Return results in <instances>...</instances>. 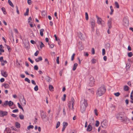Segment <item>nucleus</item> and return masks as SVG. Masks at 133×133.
<instances>
[{
	"label": "nucleus",
	"mask_w": 133,
	"mask_h": 133,
	"mask_svg": "<svg viewBox=\"0 0 133 133\" xmlns=\"http://www.w3.org/2000/svg\"><path fill=\"white\" fill-rule=\"evenodd\" d=\"M3 57H0V61L1 62H3Z\"/></svg>",
	"instance_id": "338daca9"
},
{
	"label": "nucleus",
	"mask_w": 133,
	"mask_h": 133,
	"mask_svg": "<svg viewBox=\"0 0 133 133\" xmlns=\"http://www.w3.org/2000/svg\"><path fill=\"white\" fill-rule=\"evenodd\" d=\"M133 55V54L131 52H130L129 53H128V57H131Z\"/></svg>",
	"instance_id": "72a5a7b5"
},
{
	"label": "nucleus",
	"mask_w": 133,
	"mask_h": 133,
	"mask_svg": "<svg viewBox=\"0 0 133 133\" xmlns=\"http://www.w3.org/2000/svg\"><path fill=\"white\" fill-rule=\"evenodd\" d=\"M105 53V50L104 49H103L102 50V55H104Z\"/></svg>",
	"instance_id": "ea45409f"
},
{
	"label": "nucleus",
	"mask_w": 133,
	"mask_h": 133,
	"mask_svg": "<svg viewBox=\"0 0 133 133\" xmlns=\"http://www.w3.org/2000/svg\"><path fill=\"white\" fill-rule=\"evenodd\" d=\"M22 105H25L26 104V102L25 99L24 98V97H23V98L21 99L20 101Z\"/></svg>",
	"instance_id": "dca6fc26"
},
{
	"label": "nucleus",
	"mask_w": 133,
	"mask_h": 133,
	"mask_svg": "<svg viewBox=\"0 0 133 133\" xmlns=\"http://www.w3.org/2000/svg\"><path fill=\"white\" fill-rule=\"evenodd\" d=\"M13 104V102L11 101H9V102H8V105L10 106H12Z\"/></svg>",
	"instance_id": "2f4dec72"
},
{
	"label": "nucleus",
	"mask_w": 133,
	"mask_h": 133,
	"mask_svg": "<svg viewBox=\"0 0 133 133\" xmlns=\"http://www.w3.org/2000/svg\"><path fill=\"white\" fill-rule=\"evenodd\" d=\"M96 60L94 59L93 58L91 60L92 63L94 64L96 63Z\"/></svg>",
	"instance_id": "4c0bfd02"
},
{
	"label": "nucleus",
	"mask_w": 133,
	"mask_h": 133,
	"mask_svg": "<svg viewBox=\"0 0 133 133\" xmlns=\"http://www.w3.org/2000/svg\"><path fill=\"white\" fill-rule=\"evenodd\" d=\"M4 86L6 89H8L9 88V85L7 83L4 84Z\"/></svg>",
	"instance_id": "bb28decb"
},
{
	"label": "nucleus",
	"mask_w": 133,
	"mask_h": 133,
	"mask_svg": "<svg viewBox=\"0 0 133 133\" xmlns=\"http://www.w3.org/2000/svg\"><path fill=\"white\" fill-rule=\"evenodd\" d=\"M78 65V64L77 63L74 64L73 68V71H75L76 70Z\"/></svg>",
	"instance_id": "4be33fe9"
},
{
	"label": "nucleus",
	"mask_w": 133,
	"mask_h": 133,
	"mask_svg": "<svg viewBox=\"0 0 133 133\" xmlns=\"http://www.w3.org/2000/svg\"><path fill=\"white\" fill-rule=\"evenodd\" d=\"M31 82L33 84H34V85H36V83L35 82V81L34 80H32L31 81Z\"/></svg>",
	"instance_id": "0e129e2a"
},
{
	"label": "nucleus",
	"mask_w": 133,
	"mask_h": 133,
	"mask_svg": "<svg viewBox=\"0 0 133 133\" xmlns=\"http://www.w3.org/2000/svg\"><path fill=\"white\" fill-rule=\"evenodd\" d=\"M95 53V50L94 48H92L91 50V54H92L94 55Z\"/></svg>",
	"instance_id": "c03bdc74"
},
{
	"label": "nucleus",
	"mask_w": 133,
	"mask_h": 133,
	"mask_svg": "<svg viewBox=\"0 0 133 133\" xmlns=\"http://www.w3.org/2000/svg\"><path fill=\"white\" fill-rule=\"evenodd\" d=\"M6 46L7 49H8L9 51H10L11 49H10V46H9L7 45H6Z\"/></svg>",
	"instance_id": "4d7b16f0"
},
{
	"label": "nucleus",
	"mask_w": 133,
	"mask_h": 133,
	"mask_svg": "<svg viewBox=\"0 0 133 133\" xmlns=\"http://www.w3.org/2000/svg\"><path fill=\"white\" fill-rule=\"evenodd\" d=\"M51 78L49 76H47L46 78V81L49 82H50L51 81Z\"/></svg>",
	"instance_id": "473e14b6"
},
{
	"label": "nucleus",
	"mask_w": 133,
	"mask_h": 133,
	"mask_svg": "<svg viewBox=\"0 0 133 133\" xmlns=\"http://www.w3.org/2000/svg\"><path fill=\"white\" fill-rule=\"evenodd\" d=\"M41 44H40V47L41 48H42L43 47H44V44L42 42H41Z\"/></svg>",
	"instance_id": "37998d69"
},
{
	"label": "nucleus",
	"mask_w": 133,
	"mask_h": 133,
	"mask_svg": "<svg viewBox=\"0 0 133 133\" xmlns=\"http://www.w3.org/2000/svg\"><path fill=\"white\" fill-rule=\"evenodd\" d=\"M2 11H3V14H4V15H6V10H5V8L4 7H3L2 8Z\"/></svg>",
	"instance_id": "5701e85b"
},
{
	"label": "nucleus",
	"mask_w": 133,
	"mask_h": 133,
	"mask_svg": "<svg viewBox=\"0 0 133 133\" xmlns=\"http://www.w3.org/2000/svg\"><path fill=\"white\" fill-rule=\"evenodd\" d=\"M75 55V54L74 53L72 55L71 57V60L73 61L74 59V57Z\"/></svg>",
	"instance_id": "49530a36"
},
{
	"label": "nucleus",
	"mask_w": 133,
	"mask_h": 133,
	"mask_svg": "<svg viewBox=\"0 0 133 133\" xmlns=\"http://www.w3.org/2000/svg\"><path fill=\"white\" fill-rule=\"evenodd\" d=\"M44 30L43 29H42L40 30V34L41 36H43V32L44 31Z\"/></svg>",
	"instance_id": "b1692460"
},
{
	"label": "nucleus",
	"mask_w": 133,
	"mask_h": 133,
	"mask_svg": "<svg viewBox=\"0 0 133 133\" xmlns=\"http://www.w3.org/2000/svg\"><path fill=\"white\" fill-rule=\"evenodd\" d=\"M28 3L29 5H31V4L32 2L31 0H28Z\"/></svg>",
	"instance_id": "3c124183"
},
{
	"label": "nucleus",
	"mask_w": 133,
	"mask_h": 133,
	"mask_svg": "<svg viewBox=\"0 0 133 133\" xmlns=\"http://www.w3.org/2000/svg\"><path fill=\"white\" fill-rule=\"evenodd\" d=\"M42 58L41 56L39 57L38 58L35 59V61L36 62H38L40 61H42Z\"/></svg>",
	"instance_id": "6ab92c4d"
},
{
	"label": "nucleus",
	"mask_w": 133,
	"mask_h": 133,
	"mask_svg": "<svg viewBox=\"0 0 133 133\" xmlns=\"http://www.w3.org/2000/svg\"><path fill=\"white\" fill-rule=\"evenodd\" d=\"M101 124L102 127L104 128H106L108 125V121L107 120H103L101 123Z\"/></svg>",
	"instance_id": "20e7f679"
},
{
	"label": "nucleus",
	"mask_w": 133,
	"mask_h": 133,
	"mask_svg": "<svg viewBox=\"0 0 133 133\" xmlns=\"http://www.w3.org/2000/svg\"><path fill=\"white\" fill-rule=\"evenodd\" d=\"M19 117L20 119H23L24 118V116L23 115H20Z\"/></svg>",
	"instance_id": "a18cd8bd"
},
{
	"label": "nucleus",
	"mask_w": 133,
	"mask_h": 133,
	"mask_svg": "<svg viewBox=\"0 0 133 133\" xmlns=\"http://www.w3.org/2000/svg\"><path fill=\"white\" fill-rule=\"evenodd\" d=\"M124 114L123 112H121L119 113L116 115V117L118 119L121 120V121L123 119V117L121 115H123Z\"/></svg>",
	"instance_id": "1a4fd4ad"
},
{
	"label": "nucleus",
	"mask_w": 133,
	"mask_h": 133,
	"mask_svg": "<svg viewBox=\"0 0 133 133\" xmlns=\"http://www.w3.org/2000/svg\"><path fill=\"white\" fill-rule=\"evenodd\" d=\"M25 81L28 82L29 83H30V80L27 78H25Z\"/></svg>",
	"instance_id": "c9c22d12"
},
{
	"label": "nucleus",
	"mask_w": 133,
	"mask_h": 133,
	"mask_svg": "<svg viewBox=\"0 0 133 133\" xmlns=\"http://www.w3.org/2000/svg\"><path fill=\"white\" fill-rule=\"evenodd\" d=\"M4 81V79L3 78H2L0 79V81L1 82H3Z\"/></svg>",
	"instance_id": "69168bd1"
},
{
	"label": "nucleus",
	"mask_w": 133,
	"mask_h": 133,
	"mask_svg": "<svg viewBox=\"0 0 133 133\" xmlns=\"http://www.w3.org/2000/svg\"><path fill=\"white\" fill-rule=\"evenodd\" d=\"M95 83V79L92 77H91L89 79V84L91 86L94 85Z\"/></svg>",
	"instance_id": "0eeeda50"
},
{
	"label": "nucleus",
	"mask_w": 133,
	"mask_h": 133,
	"mask_svg": "<svg viewBox=\"0 0 133 133\" xmlns=\"http://www.w3.org/2000/svg\"><path fill=\"white\" fill-rule=\"evenodd\" d=\"M78 36L82 40L84 39V37L83 35L81 32L79 33L78 34Z\"/></svg>",
	"instance_id": "f3484780"
},
{
	"label": "nucleus",
	"mask_w": 133,
	"mask_h": 133,
	"mask_svg": "<svg viewBox=\"0 0 133 133\" xmlns=\"http://www.w3.org/2000/svg\"><path fill=\"white\" fill-rule=\"evenodd\" d=\"M24 45L25 47V48L27 49H28L29 48V43L27 42L25 43Z\"/></svg>",
	"instance_id": "aec40b11"
},
{
	"label": "nucleus",
	"mask_w": 133,
	"mask_h": 133,
	"mask_svg": "<svg viewBox=\"0 0 133 133\" xmlns=\"http://www.w3.org/2000/svg\"><path fill=\"white\" fill-rule=\"evenodd\" d=\"M111 9V12H110V14L111 15L113 13V12L114 10L113 8L111 9Z\"/></svg>",
	"instance_id": "774afa93"
},
{
	"label": "nucleus",
	"mask_w": 133,
	"mask_h": 133,
	"mask_svg": "<svg viewBox=\"0 0 133 133\" xmlns=\"http://www.w3.org/2000/svg\"><path fill=\"white\" fill-rule=\"evenodd\" d=\"M85 18L87 20H88V13L87 12L85 13Z\"/></svg>",
	"instance_id": "f704fd0d"
},
{
	"label": "nucleus",
	"mask_w": 133,
	"mask_h": 133,
	"mask_svg": "<svg viewBox=\"0 0 133 133\" xmlns=\"http://www.w3.org/2000/svg\"><path fill=\"white\" fill-rule=\"evenodd\" d=\"M74 98H71V101H69L68 105L70 110V109L73 110L74 109Z\"/></svg>",
	"instance_id": "7ed1b4c3"
},
{
	"label": "nucleus",
	"mask_w": 133,
	"mask_h": 133,
	"mask_svg": "<svg viewBox=\"0 0 133 133\" xmlns=\"http://www.w3.org/2000/svg\"><path fill=\"white\" fill-rule=\"evenodd\" d=\"M60 125V122H58L57 123L56 128H57Z\"/></svg>",
	"instance_id": "de8ad7c7"
},
{
	"label": "nucleus",
	"mask_w": 133,
	"mask_h": 133,
	"mask_svg": "<svg viewBox=\"0 0 133 133\" xmlns=\"http://www.w3.org/2000/svg\"><path fill=\"white\" fill-rule=\"evenodd\" d=\"M29 12V9L28 8L26 9V11L25 13L24 14V15L25 16H27L28 15Z\"/></svg>",
	"instance_id": "cd10ccee"
},
{
	"label": "nucleus",
	"mask_w": 133,
	"mask_h": 133,
	"mask_svg": "<svg viewBox=\"0 0 133 133\" xmlns=\"http://www.w3.org/2000/svg\"><path fill=\"white\" fill-rule=\"evenodd\" d=\"M18 112V110L17 109L14 110L12 111V112L14 113L17 112Z\"/></svg>",
	"instance_id": "680f3d73"
},
{
	"label": "nucleus",
	"mask_w": 133,
	"mask_h": 133,
	"mask_svg": "<svg viewBox=\"0 0 133 133\" xmlns=\"http://www.w3.org/2000/svg\"><path fill=\"white\" fill-rule=\"evenodd\" d=\"M16 127L17 128H19L20 127V125L19 123L18 122H16L15 123Z\"/></svg>",
	"instance_id": "c85d7f7f"
},
{
	"label": "nucleus",
	"mask_w": 133,
	"mask_h": 133,
	"mask_svg": "<svg viewBox=\"0 0 133 133\" xmlns=\"http://www.w3.org/2000/svg\"><path fill=\"white\" fill-rule=\"evenodd\" d=\"M8 3L12 7H14V5L13 3H12L11 2L10 0H8Z\"/></svg>",
	"instance_id": "a878e982"
},
{
	"label": "nucleus",
	"mask_w": 133,
	"mask_h": 133,
	"mask_svg": "<svg viewBox=\"0 0 133 133\" xmlns=\"http://www.w3.org/2000/svg\"><path fill=\"white\" fill-rule=\"evenodd\" d=\"M97 110L96 109L94 110V113H95V115L97 116L98 115V114L97 113Z\"/></svg>",
	"instance_id": "603ef678"
},
{
	"label": "nucleus",
	"mask_w": 133,
	"mask_h": 133,
	"mask_svg": "<svg viewBox=\"0 0 133 133\" xmlns=\"http://www.w3.org/2000/svg\"><path fill=\"white\" fill-rule=\"evenodd\" d=\"M87 105L86 101L85 99L84 101L82 100L81 102V111L82 113L85 111Z\"/></svg>",
	"instance_id": "f03ea898"
},
{
	"label": "nucleus",
	"mask_w": 133,
	"mask_h": 133,
	"mask_svg": "<svg viewBox=\"0 0 133 133\" xmlns=\"http://www.w3.org/2000/svg\"><path fill=\"white\" fill-rule=\"evenodd\" d=\"M34 89L35 91H37L38 90V88L37 85H36L34 87Z\"/></svg>",
	"instance_id": "8fccbe9b"
},
{
	"label": "nucleus",
	"mask_w": 133,
	"mask_h": 133,
	"mask_svg": "<svg viewBox=\"0 0 133 133\" xmlns=\"http://www.w3.org/2000/svg\"><path fill=\"white\" fill-rule=\"evenodd\" d=\"M112 19L110 18L108 21V25L109 27V29H111L112 27Z\"/></svg>",
	"instance_id": "9b49d317"
},
{
	"label": "nucleus",
	"mask_w": 133,
	"mask_h": 133,
	"mask_svg": "<svg viewBox=\"0 0 133 133\" xmlns=\"http://www.w3.org/2000/svg\"><path fill=\"white\" fill-rule=\"evenodd\" d=\"M8 112L7 111H3L2 110L0 111V116L1 117H3L4 116L7 115Z\"/></svg>",
	"instance_id": "9d476101"
},
{
	"label": "nucleus",
	"mask_w": 133,
	"mask_h": 133,
	"mask_svg": "<svg viewBox=\"0 0 133 133\" xmlns=\"http://www.w3.org/2000/svg\"><path fill=\"white\" fill-rule=\"evenodd\" d=\"M114 95L116 97L120 95V94L119 92H117L114 94Z\"/></svg>",
	"instance_id": "79ce46f5"
},
{
	"label": "nucleus",
	"mask_w": 133,
	"mask_h": 133,
	"mask_svg": "<svg viewBox=\"0 0 133 133\" xmlns=\"http://www.w3.org/2000/svg\"><path fill=\"white\" fill-rule=\"evenodd\" d=\"M41 117L44 121H46L47 116L45 113H44L43 111H41Z\"/></svg>",
	"instance_id": "6e6552de"
},
{
	"label": "nucleus",
	"mask_w": 133,
	"mask_h": 133,
	"mask_svg": "<svg viewBox=\"0 0 133 133\" xmlns=\"http://www.w3.org/2000/svg\"><path fill=\"white\" fill-rule=\"evenodd\" d=\"M106 90V89L104 86L101 87L97 90L96 95L97 96H101L104 94Z\"/></svg>",
	"instance_id": "f257e3e1"
},
{
	"label": "nucleus",
	"mask_w": 133,
	"mask_h": 133,
	"mask_svg": "<svg viewBox=\"0 0 133 133\" xmlns=\"http://www.w3.org/2000/svg\"><path fill=\"white\" fill-rule=\"evenodd\" d=\"M92 126L90 125L89 124L87 128V131H90L92 129Z\"/></svg>",
	"instance_id": "a211bd4d"
},
{
	"label": "nucleus",
	"mask_w": 133,
	"mask_h": 133,
	"mask_svg": "<svg viewBox=\"0 0 133 133\" xmlns=\"http://www.w3.org/2000/svg\"><path fill=\"white\" fill-rule=\"evenodd\" d=\"M17 104L19 108L21 109H22V107L19 103H18Z\"/></svg>",
	"instance_id": "052dcab7"
},
{
	"label": "nucleus",
	"mask_w": 133,
	"mask_h": 133,
	"mask_svg": "<svg viewBox=\"0 0 133 133\" xmlns=\"http://www.w3.org/2000/svg\"><path fill=\"white\" fill-rule=\"evenodd\" d=\"M90 24L91 25V28L93 30H94V28L95 26V21L94 20H92L90 21Z\"/></svg>",
	"instance_id": "2eb2a0df"
},
{
	"label": "nucleus",
	"mask_w": 133,
	"mask_h": 133,
	"mask_svg": "<svg viewBox=\"0 0 133 133\" xmlns=\"http://www.w3.org/2000/svg\"><path fill=\"white\" fill-rule=\"evenodd\" d=\"M34 128V126L32 125H30L28 127L27 129L29 130L30 129H33Z\"/></svg>",
	"instance_id": "a19ab883"
},
{
	"label": "nucleus",
	"mask_w": 133,
	"mask_h": 133,
	"mask_svg": "<svg viewBox=\"0 0 133 133\" xmlns=\"http://www.w3.org/2000/svg\"><path fill=\"white\" fill-rule=\"evenodd\" d=\"M89 119L91 121V122H93L94 121V117L92 116H91L89 118Z\"/></svg>",
	"instance_id": "58836bf2"
},
{
	"label": "nucleus",
	"mask_w": 133,
	"mask_h": 133,
	"mask_svg": "<svg viewBox=\"0 0 133 133\" xmlns=\"http://www.w3.org/2000/svg\"><path fill=\"white\" fill-rule=\"evenodd\" d=\"M39 53V51H37L34 54V55L35 56H37L38 55Z\"/></svg>",
	"instance_id": "09e8293b"
},
{
	"label": "nucleus",
	"mask_w": 133,
	"mask_h": 133,
	"mask_svg": "<svg viewBox=\"0 0 133 133\" xmlns=\"http://www.w3.org/2000/svg\"><path fill=\"white\" fill-rule=\"evenodd\" d=\"M49 90L50 91H53V89H54V87L53 86L51 85H49Z\"/></svg>",
	"instance_id": "393cba45"
},
{
	"label": "nucleus",
	"mask_w": 133,
	"mask_h": 133,
	"mask_svg": "<svg viewBox=\"0 0 133 133\" xmlns=\"http://www.w3.org/2000/svg\"><path fill=\"white\" fill-rule=\"evenodd\" d=\"M96 17L97 18V23L99 24H101L102 26H104V22L103 21L102 19L99 18L97 16H96Z\"/></svg>",
	"instance_id": "423d86ee"
},
{
	"label": "nucleus",
	"mask_w": 133,
	"mask_h": 133,
	"mask_svg": "<svg viewBox=\"0 0 133 133\" xmlns=\"http://www.w3.org/2000/svg\"><path fill=\"white\" fill-rule=\"evenodd\" d=\"M56 61L57 63L58 64H59V57H58L56 59Z\"/></svg>",
	"instance_id": "13d9d810"
},
{
	"label": "nucleus",
	"mask_w": 133,
	"mask_h": 133,
	"mask_svg": "<svg viewBox=\"0 0 133 133\" xmlns=\"http://www.w3.org/2000/svg\"><path fill=\"white\" fill-rule=\"evenodd\" d=\"M28 60L30 62L32 63L33 64L34 63V61L32 60L30 58H28Z\"/></svg>",
	"instance_id": "864d4df0"
},
{
	"label": "nucleus",
	"mask_w": 133,
	"mask_h": 133,
	"mask_svg": "<svg viewBox=\"0 0 133 133\" xmlns=\"http://www.w3.org/2000/svg\"><path fill=\"white\" fill-rule=\"evenodd\" d=\"M122 121L124 122L125 123H128L129 122V119L126 117H123Z\"/></svg>",
	"instance_id": "f8f14e48"
},
{
	"label": "nucleus",
	"mask_w": 133,
	"mask_h": 133,
	"mask_svg": "<svg viewBox=\"0 0 133 133\" xmlns=\"http://www.w3.org/2000/svg\"><path fill=\"white\" fill-rule=\"evenodd\" d=\"M96 123L95 124V125L97 127H98L99 124V122L97 120L96 121Z\"/></svg>",
	"instance_id": "7c9ffc66"
},
{
	"label": "nucleus",
	"mask_w": 133,
	"mask_h": 133,
	"mask_svg": "<svg viewBox=\"0 0 133 133\" xmlns=\"http://www.w3.org/2000/svg\"><path fill=\"white\" fill-rule=\"evenodd\" d=\"M68 123L66 122H63V127L62 130V132L65 129L66 127L68 125Z\"/></svg>",
	"instance_id": "4468645a"
},
{
	"label": "nucleus",
	"mask_w": 133,
	"mask_h": 133,
	"mask_svg": "<svg viewBox=\"0 0 133 133\" xmlns=\"http://www.w3.org/2000/svg\"><path fill=\"white\" fill-rule=\"evenodd\" d=\"M30 42L32 44H36V42L33 40H31L30 41Z\"/></svg>",
	"instance_id": "bf43d9fd"
},
{
	"label": "nucleus",
	"mask_w": 133,
	"mask_h": 133,
	"mask_svg": "<svg viewBox=\"0 0 133 133\" xmlns=\"http://www.w3.org/2000/svg\"><path fill=\"white\" fill-rule=\"evenodd\" d=\"M34 69L36 70H37L38 69V67L37 65H35L34 66Z\"/></svg>",
	"instance_id": "6e6d98bb"
},
{
	"label": "nucleus",
	"mask_w": 133,
	"mask_h": 133,
	"mask_svg": "<svg viewBox=\"0 0 133 133\" xmlns=\"http://www.w3.org/2000/svg\"><path fill=\"white\" fill-rule=\"evenodd\" d=\"M130 98L131 99L133 100V93L132 92L130 94Z\"/></svg>",
	"instance_id": "5fc2aeb1"
},
{
	"label": "nucleus",
	"mask_w": 133,
	"mask_h": 133,
	"mask_svg": "<svg viewBox=\"0 0 133 133\" xmlns=\"http://www.w3.org/2000/svg\"><path fill=\"white\" fill-rule=\"evenodd\" d=\"M101 133H107V132L106 130H103L101 131Z\"/></svg>",
	"instance_id": "e2e57ef3"
},
{
	"label": "nucleus",
	"mask_w": 133,
	"mask_h": 133,
	"mask_svg": "<svg viewBox=\"0 0 133 133\" xmlns=\"http://www.w3.org/2000/svg\"><path fill=\"white\" fill-rule=\"evenodd\" d=\"M115 5L116 8H119V6L118 3L116 2H115Z\"/></svg>",
	"instance_id": "c756f323"
},
{
	"label": "nucleus",
	"mask_w": 133,
	"mask_h": 133,
	"mask_svg": "<svg viewBox=\"0 0 133 133\" xmlns=\"http://www.w3.org/2000/svg\"><path fill=\"white\" fill-rule=\"evenodd\" d=\"M8 101H7L4 102L2 104V105L3 107H5L8 105Z\"/></svg>",
	"instance_id": "412c9836"
},
{
	"label": "nucleus",
	"mask_w": 133,
	"mask_h": 133,
	"mask_svg": "<svg viewBox=\"0 0 133 133\" xmlns=\"http://www.w3.org/2000/svg\"><path fill=\"white\" fill-rule=\"evenodd\" d=\"M123 24L126 26H128L129 24V20L127 17H125L123 19Z\"/></svg>",
	"instance_id": "39448f33"
},
{
	"label": "nucleus",
	"mask_w": 133,
	"mask_h": 133,
	"mask_svg": "<svg viewBox=\"0 0 133 133\" xmlns=\"http://www.w3.org/2000/svg\"><path fill=\"white\" fill-rule=\"evenodd\" d=\"M129 87L127 86H125L124 87V89L125 91H127L128 90Z\"/></svg>",
	"instance_id": "e433bc0d"
},
{
	"label": "nucleus",
	"mask_w": 133,
	"mask_h": 133,
	"mask_svg": "<svg viewBox=\"0 0 133 133\" xmlns=\"http://www.w3.org/2000/svg\"><path fill=\"white\" fill-rule=\"evenodd\" d=\"M1 74L2 76L5 77H6L8 75L7 72L3 70L1 71Z\"/></svg>",
	"instance_id": "ddd939ff"
}]
</instances>
